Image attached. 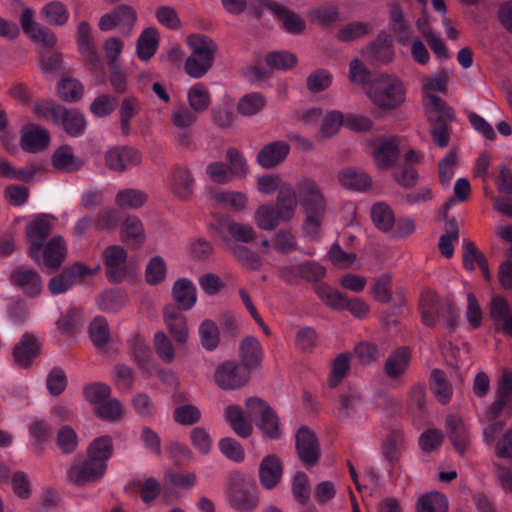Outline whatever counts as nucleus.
Listing matches in <instances>:
<instances>
[{"label":"nucleus","instance_id":"nucleus-1","mask_svg":"<svg viewBox=\"0 0 512 512\" xmlns=\"http://www.w3.org/2000/svg\"><path fill=\"white\" fill-rule=\"evenodd\" d=\"M294 191L297 206L300 205L306 215L305 231L311 238H315L326 213V200L322 190L313 179L302 178L296 183Z\"/></svg>","mask_w":512,"mask_h":512},{"label":"nucleus","instance_id":"nucleus-2","mask_svg":"<svg viewBox=\"0 0 512 512\" xmlns=\"http://www.w3.org/2000/svg\"><path fill=\"white\" fill-rule=\"evenodd\" d=\"M366 95L379 110L391 111L405 101L406 89L398 77L379 74L366 87Z\"/></svg>","mask_w":512,"mask_h":512},{"label":"nucleus","instance_id":"nucleus-3","mask_svg":"<svg viewBox=\"0 0 512 512\" xmlns=\"http://www.w3.org/2000/svg\"><path fill=\"white\" fill-rule=\"evenodd\" d=\"M297 212V199H294L289 191H283L277 195L275 206L265 203L257 207L253 220L256 226L265 231H273L281 223L291 221Z\"/></svg>","mask_w":512,"mask_h":512},{"label":"nucleus","instance_id":"nucleus-4","mask_svg":"<svg viewBox=\"0 0 512 512\" xmlns=\"http://www.w3.org/2000/svg\"><path fill=\"white\" fill-rule=\"evenodd\" d=\"M187 45L191 55L185 61L184 70L192 78H201L212 68L218 46L204 34L188 36Z\"/></svg>","mask_w":512,"mask_h":512},{"label":"nucleus","instance_id":"nucleus-5","mask_svg":"<svg viewBox=\"0 0 512 512\" xmlns=\"http://www.w3.org/2000/svg\"><path fill=\"white\" fill-rule=\"evenodd\" d=\"M34 112L48 121L60 124L70 136H79L86 128V121L81 112L67 110L48 100L36 102Z\"/></svg>","mask_w":512,"mask_h":512},{"label":"nucleus","instance_id":"nucleus-6","mask_svg":"<svg viewBox=\"0 0 512 512\" xmlns=\"http://www.w3.org/2000/svg\"><path fill=\"white\" fill-rule=\"evenodd\" d=\"M422 321L427 326L442 323L447 329L453 330L457 324L456 309L448 302H441L431 290H425L420 298Z\"/></svg>","mask_w":512,"mask_h":512},{"label":"nucleus","instance_id":"nucleus-7","mask_svg":"<svg viewBox=\"0 0 512 512\" xmlns=\"http://www.w3.org/2000/svg\"><path fill=\"white\" fill-rule=\"evenodd\" d=\"M56 218L49 214H38L26 226V241L29 256L38 265L41 264V249L43 243L55 226Z\"/></svg>","mask_w":512,"mask_h":512},{"label":"nucleus","instance_id":"nucleus-8","mask_svg":"<svg viewBox=\"0 0 512 512\" xmlns=\"http://www.w3.org/2000/svg\"><path fill=\"white\" fill-rule=\"evenodd\" d=\"M249 417L255 421L265 437L277 439L281 435L279 418L270 406L259 398H249L246 402Z\"/></svg>","mask_w":512,"mask_h":512},{"label":"nucleus","instance_id":"nucleus-9","mask_svg":"<svg viewBox=\"0 0 512 512\" xmlns=\"http://www.w3.org/2000/svg\"><path fill=\"white\" fill-rule=\"evenodd\" d=\"M105 274L109 282L121 283L130 273L128 252L121 245H110L102 253Z\"/></svg>","mask_w":512,"mask_h":512},{"label":"nucleus","instance_id":"nucleus-10","mask_svg":"<svg viewBox=\"0 0 512 512\" xmlns=\"http://www.w3.org/2000/svg\"><path fill=\"white\" fill-rule=\"evenodd\" d=\"M512 413V371L504 370L497 383L495 400L487 409L485 417L492 421L503 414Z\"/></svg>","mask_w":512,"mask_h":512},{"label":"nucleus","instance_id":"nucleus-11","mask_svg":"<svg viewBox=\"0 0 512 512\" xmlns=\"http://www.w3.org/2000/svg\"><path fill=\"white\" fill-rule=\"evenodd\" d=\"M136 20L137 13L133 7L119 5L113 11L104 14L100 18L98 26L101 31L118 28L122 34L130 35Z\"/></svg>","mask_w":512,"mask_h":512},{"label":"nucleus","instance_id":"nucleus-12","mask_svg":"<svg viewBox=\"0 0 512 512\" xmlns=\"http://www.w3.org/2000/svg\"><path fill=\"white\" fill-rule=\"evenodd\" d=\"M106 472V465L95 461L87 455L86 459L75 460L68 469V479L77 484L85 485L100 480Z\"/></svg>","mask_w":512,"mask_h":512},{"label":"nucleus","instance_id":"nucleus-13","mask_svg":"<svg viewBox=\"0 0 512 512\" xmlns=\"http://www.w3.org/2000/svg\"><path fill=\"white\" fill-rule=\"evenodd\" d=\"M13 286L28 297H37L43 290L40 274L33 268L20 265L14 268L9 276Z\"/></svg>","mask_w":512,"mask_h":512},{"label":"nucleus","instance_id":"nucleus-14","mask_svg":"<svg viewBox=\"0 0 512 512\" xmlns=\"http://www.w3.org/2000/svg\"><path fill=\"white\" fill-rule=\"evenodd\" d=\"M140 153L132 147H113L104 154L105 165L115 172H124L141 163Z\"/></svg>","mask_w":512,"mask_h":512},{"label":"nucleus","instance_id":"nucleus-15","mask_svg":"<svg viewBox=\"0 0 512 512\" xmlns=\"http://www.w3.org/2000/svg\"><path fill=\"white\" fill-rule=\"evenodd\" d=\"M34 11L29 7H24L20 16V24L24 33L34 42L45 47H52L56 44V36L53 32L34 20Z\"/></svg>","mask_w":512,"mask_h":512},{"label":"nucleus","instance_id":"nucleus-16","mask_svg":"<svg viewBox=\"0 0 512 512\" xmlns=\"http://www.w3.org/2000/svg\"><path fill=\"white\" fill-rule=\"evenodd\" d=\"M77 45L80 54L82 55L85 62L89 65L91 71L103 69L100 56L96 49L94 39L91 35L90 25L85 21L80 22L78 25Z\"/></svg>","mask_w":512,"mask_h":512},{"label":"nucleus","instance_id":"nucleus-17","mask_svg":"<svg viewBox=\"0 0 512 512\" xmlns=\"http://www.w3.org/2000/svg\"><path fill=\"white\" fill-rule=\"evenodd\" d=\"M119 238L133 249L142 247L147 239L142 220L136 215H126L119 224Z\"/></svg>","mask_w":512,"mask_h":512},{"label":"nucleus","instance_id":"nucleus-18","mask_svg":"<svg viewBox=\"0 0 512 512\" xmlns=\"http://www.w3.org/2000/svg\"><path fill=\"white\" fill-rule=\"evenodd\" d=\"M249 378L245 371L235 362H225L219 365L214 374L216 384L225 390H232L244 385Z\"/></svg>","mask_w":512,"mask_h":512},{"label":"nucleus","instance_id":"nucleus-19","mask_svg":"<svg viewBox=\"0 0 512 512\" xmlns=\"http://www.w3.org/2000/svg\"><path fill=\"white\" fill-rule=\"evenodd\" d=\"M399 140L397 137L380 138L373 144V160L381 170L391 168L399 157Z\"/></svg>","mask_w":512,"mask_h":512},{"label":"nucleus","instance_id":"nucleus-20","mask_svg":"<svg viewBox=\"0 0 512 512\" xmlns=\"http://www.w3.org/2000/svg\"><path fill=\"white\" fill-rule=\"evenodd\" d=\"M40 350L41 344L38 339L30 333H25L13 347L12 354L18 366L28 368L34 363Z\"/></svg>","mask_w":512,"mask_h":512},{"label":"nucleus","instance_id":"nucleus-21","mask_svg":"<svg viewBox=\"0 0 512 512\" xmlns=\"http://www.w3.org/2000/svg\"><path fill=\"white\" fill-rule=\"evenodd\" d=\"M446 430L456 451L463 455L471 440L470 427L458 415H449L446 418Z\"/></svg>","mask_w":512,"mask_h":512},{"label":"nucleus","instance_id":"nucleus-22","mask_svg":"<svg viewBox=\"0 0 512 512\" xmlns=\"http://www.w3.org/2000/svg\"><path fill=\"white\" fill-rule=\"evenodd\" d=\"M261 5L270 10L281 21L284 29L291 34H300L305 30V21L296 13L286 9L273 0H261Z\"/></svg>","mask_w":512,"mask_h":512},{"label":"nucleus","instance_id":"nucleus-23","mask_svg":"<svg viewBox=\"0 0 512 512\" xmlns=\"http://www.w3.org/2000/svg\"><path fill=\"white\" fill-rule=\"evenodd\" d=\"M490 317L497 331L512 337V308L504 297L499 295L492 297Z\"/></svg>","mask_w":512,"mask_h":512},{"label":"nucleus","instance_id":"nucleus-24","mask_svg":"<svg viewBox=\"0 0 512 512\" xmlns=\"http://www.w3.org/2000/svg\"><path fill=\"white\" fill-rule=\"evenodd\" d=\"M503 423L495 422L488 425L483 431V438L487 444L495 442V453L499 458L512 459V429L507 430L497 440L495 435L502 430Z\"/></svg>","mask_w":512,"mask_h":512},{"label":"nucleus","instance_id":"nucleus-25","mask_svg":"<svg viewBox=\"0 0 512 512\" xmlns=\"http://www.w3.org/2000/svg\"><path fill=\"white\" fill-rule=\"evenodd\" d=\"M67 254L66 242L62 236H54L41 249L43 264L50 271L57 270L64 262Z\"/></svg>","mask_w":512,"mask_h":512},{"label":"nucleus","instance_id":"nucleus-26","mask_svg":"<svg viewBox=\"0 0 512 512\" xmlns=\"http://www.w3.org/2000/svg\"><path fill=\"white\" fill-rule=\"evenodd\" d=\"M296 448L300 459L306 465L314 464L320 456L317 439L306 427L300 428L296 433Z\"/></svg>","mask_w":512,"mask_h":512},{"label":"nucleus","instance_id":"nucleus-27","mask_svg":"<svg viewBox=\"0 0 512 512\" xmlns=\"http://www.w3.org/2000/svg\"><path fill=\"white\" fill-rule=\"evenodd\" d=\"M239 357L245 371L259 367L264 358V350L260 342L253 336L245 337L239 346Z\"/></svg>","mask_w":512,"mask_h":512},{"label":"nucleus","instance_id":"nucleus-28","mask_svg":"<svg viewBox=\"0 0 512 512\" xmlns=\"http://www.w3.org/2000/svg\"><path fill=\"white\" fill-rule=\"evenodd\" d=\"M163 318L173 339L179 344H185L189 338L186 317L169 305L164 308Z\"/></svg>","mask_w":512,"mask_h":512},{"label":"nucleus","instance_id":"nucleus-29","mask_svg":"<svg viewBox=\"0 0 512 512\" xmlns=\"http://www.w3.org/2000/svg\"><path fill=\"white\" fill-rule=\"evenodd\" d=\"M290 146L284 141H274L265 145L257 155V161L264 168H273L288 156Z\"/></svg>","mask_w":512,"mask_h":512},{"label":"nucleus","instance_id":"nucleus-30","mask_svg":"<svg viewBox=\"0 0 512 512\" xmlns=\"http://www.w3.org/2000/svg\"><path fill=\"white\" fill-rule=\"evenodd\" d=\"M172 298L181 310H190L197 302V291L188 278H179L172 287Z\"/></svg>","mask_w":512,"mask_h":512},{"label":"nucleus","instance_id":"nucleus-31","mask_svg":"<svg viewBox=\"0 0 512 512\" xmlns=\"http://www.w3.org/2000/svg\"><path fill=\"white\" fill-rule=\"evenodd\" d=\"M210 198L216 205L235 212H243L248 205L247 195L240 191L215 189L210 191Z\"/></svg>","mask_w":512,"mask_h":512},{"label":"nucleus","instance_id":"nucleus-32","mask_svg":"<svg viewBox=\"0 0 512 512\" xmlns=\"http://www.w3.org/2000/svg\"><path fill=\"white\" fill-rule=\"evenodd\" d=\"M259 477L266 489H272L280 482L282 463L276 455H267L263 458L259 467Z\"/></svg>","mask_w":512,"mask_h":512},{"label":"nucleus","instance_id":"nucleus-33","mask_svg":"<svg viewBox=\"0 0 512 512\" xmlns=\"http://www.w3.org/2000/svg\"><path fill=\"white\" fill-rule=\"evenodd\" d=\"M49 140L47 130L38 125L30 124L22 129L21 144L26 151H39L48 145Z\"/></svg>","mask_w":512,"mask_h":512},{"label":"nucleus","instance_id":"nucleus-34","mask_svg":"<svg viewBox=\"0 0 512 512\" xmlns=\"http://www.w3.org/2000/svg\"><path fill=\"white\" fill-rule=\"evenodd\" d=\"M338 179L343 187L355 191H364L371 185L370 176L364 171L355 168L343 169L339 173Z\"/></svg>","mask_w":512,"mask_h":512},{"label":"nucleus","instance_id":"nucleus-35","mask_svg":"<svg viewBox=\"0 0 512 512\" xmlns=\"http://www.w3.org/2000/svg\"><path fill=\"white\" fill-rule=\"evenodd\" d=\"M174 193L181 199H187L193 192V179L186 168L177 167L169 176Z\"/></svg>","mask_w":512,"mask_h":512},{"label":"nucleus","instance_id":"nucleus-36","mask_svg":"<svg viewBox=\"0 0 512 512\" xmlns=\"http://www.w3.org/2000/svg\"><path fill=\"white\" fill-rule=\"evenodd\" d=\"M52 164L57 170L75 172L81 169L83 161L74 155L69 146H61L53 153Z\"/></svg>","mask_w":512,"mask_h":512},{"label":"nucleus","instance_id":"nucleus-37","mask_svg":"<svg viewBox=\"0 0 512 512\" xmlns=\"http://www.w3.org/2000/svg\"><path fill=\"white\" fill-rule=\"evenodd\" d=\"M257 188L264 195H270L275 191H278V195H281L283 191H289V194L297 199L292 185L283 181L279 175L267 174L257 177Z\"/></svg>","mask_w":512,"mask_h":512},{"label":"nucleus","instance_id":"nucleus-38","mask_svg":"<svg viewBox=\"0 0 512 512\" xmlns=\"http://www.w3.org/2000/svg\"><path fill=\"white\" fill-rule=\"evenodd\" d=\"M158 43L159 33L155 28L150 27L143 30L137 40L136 45L138 58L143 61H148L151 59L156 53Z\"/></svg>","mask_w":512,"mask_h":512},{"label":"nucleus","instance_id":"nucleus-39","mask_svg":"<svg viewBox=\"0 0 512 512\" xmlns=\"http://www.w3.org/2000/svg\"><path fill=\"white\" fill-rule=\"evenodd\" d=\"M410 351L407 348H399L394 351L385 362V373L388 377L396 379L403 375L410 363Z\"/></svg>","mask_w":512,"mask_h":512},{"label":"nucleus","instance_id":"nucleus-40","mask_svg":"<svg viewBox=\"0 0 512 512\" xmlns=\"http://www.w3.org/2000/svg\"><path fill=\"white\" fill-rule=\"evenodd\" d=\"M147 194L139 189L126 188L120 190L115 196V204L123 210L140 209L147 202Z\"/></svg>","mask_w":512,"mask_h":512},{"label":"nucleus","instance_id":"nucleus-41","mask_svg":"<svg viewBox=\"0 0 512 512\" xmlns=\"http://www.w3.org/2000/svg\"><path fill=\"white\" fill-rule=\"evenodd\" d=\"M423 105L430 122H439L443 118H452L453 111L437 95L423 96Z\"/></svg>","mask_w":512,"mask_h":512},{"label":"nucleus","instance_id":"nucleus-42","mask_svg":"<svg viewBox=\"0 0 512 512\" xmlns=\"http://www.w3.org/2000/svg\"><path fill=\"white\" fill-rule=\"evenodd\" d=\"M40 14L48 24L55 26H63L69 19V11L66 5L58 0L46 3Z\"/></svg>","mask_w":512,"mask_h":512},{"label":"nucleus","instance_id":"nucleus-43","mask_svg":"<svg viewBox=\"0 0 512 512\" xmlns=\"http://www.w3.org/2000/svg\"><path fill=\"white\" fill-rule=\"evenodd\" d=\"M448 500L439 492H429L420 496L416 503V512H447Z\"/></svg>","mask_w":512,"mask_h":512},{"label":"nucleus","instance_id":"nucleus-44","mask_svg":"<svg viewBox=\"0 0 512 512\" xmlns=\"http://www.w3.org/2000/svg\"><path fill=\"white\" fill-rule=\"evenodd\" d=\"M430 389L442 404H447L452 396V386L443 371L435 369L430 376Z\"/></svg>","mask_w":512,"mask_h":512},{"label":"nucleus","instance_id":"nucleus-45","mask_svg":"<svg viewBox=\"0 0 512 512\" xmlns=\"http://www.w3.org/2000/svg\"><path fill=\"white\" fill-rule=\"evenodd\" d=\"M188 103L195 113L206 111L211 103L208 89L201 83L193 85L187 93Z\"/></svg>","mask_w":512,"mask_h":512},{"label":"nucleus","instance_id":"nucleus-46","mask_svg":"<svg viewBox=\"0 0 512 512\" xmlns=\"http://www.w3.org/2000/svg\"><path fill=\"white\" fill-rule=\"evenodd\" d=\"M113 453L112 439L108 436L96 438L88 447L87 455L95 461L107 466V461Z\"/></svg>","mask_w":512,"mask_h":512},{"label":"nucleus","instance_id":"nucleus-47","mask_svg":"<svg viewBox=\"0 0 512 512\" xmlns=\"http://www.w3.org/2000/svg\"><path fill=\"white\" fill-rule=\"evenodd\" d=\"M404 434L401 430L391 431L382 444V451L385 458L390 462L399 459L401 450L404 448Z\"/></svg>","mask_w":512,"mask_h":512},{"label":"nucleus","instance_id":"nucleus-48","mask_svg":"<svg viewBox=\"0 0 512 512\" xmlns=\"http://www.w3.org/2000/svg\"><path fill=\"white\" fill-rule=\"evenodd\" d=\"M371 217L375 226L386 232L395 224V216L392 209L385 203H375L371 208Z\"/></svg>","mask_w":512,"mask_h":512},{"label":"nucleus","instance_id":"nucleus-49","mask_svg":"<svg viewBox=\"0 0 512 512\" xmlns=\"http://www.w3.org/2000/svg\"><path fill=\"white\" fill-rule=\"evenodd\" d=\"M265 105V98L259 93L252 92L240 98L237 111L243 116H252L259 113Z\"/></svg>","mask_w":512,"mask_h":512},{"label":"nucleus","instance_id":"nucleus-50","mask_svg":"<svg viewBox=\"0 0 512 512\" xmlns=\"http://www.w3.org/2000/svg\"><path fill=\"white\" fill-rule=\"evenodd\" d=\"M225 416L226 420L239 436L248 437L251 434L252 425L244 419L240 407L233 405L228 406L225 409Z\"/></svg>","mask_w":512,"mask_h":512},{"label":"nucleus","instance_id":"nucleus-51","mask_svg":"<svg viewBox=\"0 0 512 512\" xmlns=\"http://www.w3.org/2000/svg\"><path fill=\"white\" fill-rule=\"evenodd\" d=\"M167 274V265L160 256L152 257L146 264L145 279L150 285H157L163 282Z\"/></svg>","mask_w":512,"mask_h":512},{"label":"nucleus","instance_id":"nucleus-52","mask_svg":"<svg viewBox=\"0 0 512 512\" xmlns=\"http://www.w3.org/2000/svg\"><path fill=\"white\" fill-rule=\"evenodd\" d=\"M390 19L392 30L397 35L398 42L406 45L411 38L410 27L405 23L403 12L399 6L391 8Z\"/></svg>","mask_w":512,"mask_h":512},{"label":"nucleus","instance_id":"nucleus-53","mask_svg":"<svg viewBox=\"0 0 512 512\" xmlns=\"http://www.w3.org/2000/svg\"><path fill=\"white\" fill-rule=\"evenodd\" d=\"M140 110V102L134 96L126 97L122 100L120 105V123L121 129L124 134L130 131V120L138 114Z\"/></svg>","mask_w":512,"mask_h":512},{"label":"nucleus","instance_id":"nucleus-54","mask_svg":"<svg viewBox=\"0 0 512 512\" xmlns=\"http://www.w3.org/2000/svg\"><path fill=\"white\" fill-rule=\"evenodd\" d=\"M371 296L381 303H388L392 299V279L388 274L376 278L371 285Z\"/></svg>","mask_w":512,"mask_h":512},{"label":"nucleus","instance_id":"nucleus-55","mask_svg":"<svg viewBox=\"0 0 512 512\" xmlns=\"http://www.w3.org/2000/svg\"><path fill=\"white\" fill-rule=\"evenodd\" d=\"M153 343L157 356L163 362L170 364L175 360V348L169 337L163 331L155 333Z\"/></svg>","mask_w":512,"mask_h":512},{"label":"nucleus","instance_id":"nucleus-56","mask_svg":"<svg viewBox=\"0 0 512 512\" xmlns=\"http://www.w3.org/2000/svg\"><path fill=\"white\" fill-rule=\"evenodd\" d=\"M201 345L208 351L214 350L220 340V333L217 325L211 320H205L199 327Z\"/></svg>","mask_w":512,"mask_h":512},{"label":"nucleus","instance_id":"nucleus-57","mask_svg":"<svg viewBox=\"0 0 512 512\" xmlns=\"http://www.w3.org/2000/svg\"><path fill=\"white\" fill-rule=\"evenodd\" d=\"M235 259L249 270H258L262 261L261 258L246 246L235 245L230 248Z\"/></svg>","mask_w":512,"mask_h":512},{"label":"nucleus","instance_id":"nucleus-58","mask_svg":"<svg viewBox=\"0 0 512 512\" xmlns=\"http://www.w3.org/2000/svg\"><path fill=\"white\" fill-rule=\"evenodd\" d=\"M84 87L77 80L73 78H65L58 84L59 97L67 102H75L83 95Z\"/></svg>","mask_w":512,"mask_h":512},{"label":"nucleus","instance_id":"nucleus-59","mask_svg":"<svg viewBox=\"0 0 512 512\" xmlns=\"http://www.w3.org/2000/svg\"><path fill=\"white\" fill-rule=\"evenodd\" d=\"M173 419L180 425L190 426L200 421L201 411L192 404L180 405L174 409Z\"/></svg>","mask_w":512,"mask_h":512},{"label":"nucleus","instance_id":"nucleus-60","mask_svg":"<svg viewBox=\"0 0 512 512\" xmlns=\"http://www.w3.org/2000/svg\"><path fill=\"white\" fill-rule=\"evenodd\" d=\"M370 30L371 26L367 23L351 22L339 29L337 38L342 42H350L365 36Z\"/></svg>","mask_w":512,"mask_h":512},{"label":"nucleus","instance_id":"nucleus-61","mask_svg":"<svg viewBox=\"0 0 512 512\" xmlns=\"http://www.w3.org/2000/svg\"><path fill=\"white\" fill-rule=\"evenodd\" d=\"M458 239V225L455 219L447 221L446 233L440 237L439 249L441 254L450 258L454 253L453 243Z\"/></svg>","mask_w":512,"mask_h":512},{"label":"nucleus","instance_id":"nucleus-62","mask_svg":"<svg viewBox=\"0 0 512 512\" xmlns=\"http://www.w3.org/2000/svg\"><path fill=\"white\" fill-rule=\"evenodd\" d=\"M318 297L330 308L343 310L345 296L326 284L317 285L315 288Z\"/></svg>","mask_w":512,"mask_h":512},{"label":"nucleus","instance_id":"nucleus-63","mask_svg":"<svg viewBox=\"0 0 512 512\" xmlns=\"http://www.w3.org/2000/svg\"><path fill=\"white\" fill-rule=\"evenodd\" d=\"M126 303V296L120 290H110L102 293L97 304L103 311H117Z\"/></svg>","mask_w":512,"mask_h":512},{"label":"nucleus","instance_id":"nucleus-64","mask_svg":"<svg viewBox=\"0 0 512 512\" xmlns=\"http://www.w3.org/2000/svg\"><path fill=\"white\" fill-rule=\"evenodd\" d=\"M197 120L196 113L180 104L171 112V122L178 129H188Z\"/></svg>","mask_w":512,"mask_h":512}]
</instances>
